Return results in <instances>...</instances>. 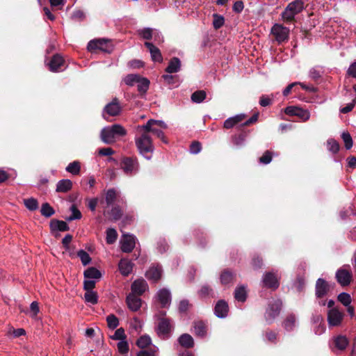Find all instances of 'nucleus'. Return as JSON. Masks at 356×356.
I'll return each mask as SVG.
<instances>
[{
	"mask_svg": "<svg viewBox=\"0 0 356 356\" xmlns=\"http://www.w3.org/2000/svg\"><path fill=\"white\" fill-rule=\"evenodd\" d=\"M341 138L343 140L345 147L347 149H350L353 147L352 137L348 132H343L341 134Z\"/></svg>",
	"mask_w": 356,
	"mask_h": 356,
	"instance_id": "nucleus-50",
	"label": "nucleus"
},
{
	"mask_svg": "<svg viewBox=\"0 0 356 356\" xmlns=\"http://www.w3.org/2000/svg\"><path fill=\"white\" fill-rule=\"evenodd\" d=\"M119 270L122 275L127 276L133 269V264L127 259H122L119 263Z\"/></svg>",
	"mask_w": 356,
	"mask_h": 356,
	"instance_id": "nucleus-21",
	"label": "nucleus"
},
{
	"mask_svg": "<svg viewBox=\"0 0 356 356\" xmlns=\"http://www.w3.org/2000/svg\"><path fill=\"white\" fill-rule=\"evenodd\" d=\"M335 277L338 283L342 286H348L353 279L352 273L346 266L339 269L336 272Z\"/></svg>",
	"mask_w": 356,
	"mask_h": 356,
	"instance_id": "nucleus-7",
	"label": "nucleus"
},
{
	"mask_svg": "<svg viewBox=\"0 0 356 356\" xmlns=\"http://www.w3.org/2000/svg\"><path fill=\"white\" fill-rule=\"evenodd\" d=\"M98 152L102 156H109L113 154V149L110 147L100 149Z\"/></svg>",
	"mask_w": 356,
	"mask_h": 356,
	"instance_id": "nucleus-64",
	"label": "nucleus"
},
{
	"mask_svg": "<svg viewBox=\"0 0 356 356\" xmlns=\"http://www.w3.org/2000/svg\"><path fill=\"white\" fill-rule=\"evenodd\" d=\"M72 182L70 179L60 180L56 185V191L58 193H67L71 190Z\"/></svg>",
	"mask_w": 356,
	"mask_h": 356,
	"instance_id": "nucleus-26",
	"label": "nucleus"
},
{
	"mask_svg": "<svg viewBox=\"0 0 356 356\" xmlns=\"http://www.w3.org/2000/svg\"><path fill=\"white\" fill-rule=\"evenodd\" d=\"M245 118V114L236 115L234 117L227 119L224 122V127L226 129H230L233 127L237 123L241 122Z\"/></svg>",
	"mask_w": 356,
	"mask_h": 356,
	"instance_id": "nucleus-27",
	"label": "nucleus"
},
{
	"mask_svg": "<svg viewBox=\"0 0 356 356\" xmlns=\"http://www.w3.org/2000/svg\"><path fill=\"white\" fill-rule=\"evenodd\" d=\"M285 113L289 115L298 117L302 121L306 122L310 118V113L308 110L298 106H288L285 108Z\"/></svg>",
	"mask_w": 356,
	"mask_h": 356,
	"instance_id": "nucleus-8",
	"label": "nucleus"
},
{
	"mask_svg": "<svg viewBox=\"0 0 356 356\" xmlns=\"http://www.w3.org/2000/svg\"><path fill=\"white\" fill-rule=\"evenodd\" d=\"M78 257L80 258L83 265L86 266L91 261L90 255L84 250H81L77 252Z\"/></svg>",
	"mask_w": 356,
	"mask_h": 356,
	"instance_id": "nucleus-47",
	"label": "nucleus"
},
{
	"mask_svg": "<svg viewBox=\"0 0 356 356\" xmlns=\"http://www.w3.org/2000/svg\"><path fill=\"white\" fill-rule=\"evenodd\" d=\"M201 150V145L198 142H194L191 145L190 152L192 154H197Z\"/></svg>",
	"mask_w": 356,
	"mask_h": 356,
	"instance_id": "nucleus-62",
	"label": "nucleus"
},
{
	"mask_svg": "<svg viewBox=\"0 0 356 356\" xmlns=\"http://www.w3.org/2000/svg\"><path fill=\"white\" fill-rule=\"evenodd\" d=\"M95 284L96 280L85 278V280L83 282V289L86 291H92V289L95 286Z\"/></svg>",
	"mask_w": 356,
	"mask_h": 356,
	"instance_id": "nucleus-57",
	"label": "nucleus"
},
{
	"mask_svg": "<svg viewBox=\"0 0 356 356\" xmlns=\"http://www.w3.org/2000/svg\"><path fill=\"white\" fill-rule=\"evenodd\" d=\"M272 160V154L270 152L266 151L264 155L259 159L261 163L268 164Z\"/></svg>",
	"mask_w": 356,
	"mask_h": 356,
	"instance_id": "nucleus-58",
	"label": "nucleus"
},
{
	"mask_svg": "<svg viewBox=\"0 0 356 356\" xmlns=\"http://www.w3.org/2000/svg\"><path fill=\"white\" fill-rule=\"evenodd\" d=\"M332 285L321 278H318L316 283V296L321 298L325 296L330 291Z\"/></svg>",
	"mask_w": 356,
	"mask_h": 356,
	"instance_id": "nucleus-14",
	"label": "nucleus"
},
{
	"mask_svg": "<svg viewBox=\"0 0 356 356\" xmlns=\"http://www.w3.org/2000/svg\"><path fill=\"white\" fill-rule=\"evenodd\" d=\"M145 45L148 48L151 54L152 59L155 62H161L163 58L160 50L149 42H146Z\"/></svg>",
	"mask_w": 356,
	"mask_h": 356,
	"instance_id": "nucleus-23",
	"label": "nucleus"
},
{
	"mask_svg": "<svg viewBox=\"0 0 356 356\" xmlns=\"http://www.w3.org/2000/svg\"><path fill=\"white\" fill-rule=\"evenodd\" d=\"M149 86V81L144 77H140L137 82L138 90L142 95L146 93Z\"/></svg>",
	"mask_w": 356,
	"mask_h": 356,
	"instance_id": "nucleus-30",
	"label": "nucleus"
},
{
	"mask_svg": "<svg viewBox=\"0 0 356 356\" xmlns=\"http://www.w3.org/2000/svg\"><path fill=\"white\" fill-rule=\"evenodd\" d=\"M179 343L186 348H191L194 345L193 337L188 334H183L179 338Z\"/></svg>",
	"mask_w": 356,
	"mask_h": 356,
	"instance_id": "nucleus-29",
	"label": "nucleus"
},
{
	"mask_svg": "<svg viewBox=\"0 0 356 356\" xmlns=\"http://www.w3.org/2000/svg\"><path fill=\"white\" fill-rule=\"evenodd\" d=\"M348 343L346 337L339 336L335 339V346L340 350H344Z\"/></svg>",
	"mask_w": 356,
	"mask_h": 356,
	"instance_id": "nucleus-39",
	"label": "nucleus"
},
{
	"mask_svg": "<svg viewBox=\"0 0 356 356\" xmlns=\"http://www.w3.org/2000/svg\"><path fill=\"white\" fill-rule=\"evenodd\" d=\"M167 128L166 124L164 122L161 120H149L147 121L146 124L138 126V131L152 132L156 135L159 138L163 140V129Z\"/></svg>",
	"mask_w": 356,
	"mask_h": 356,
	"instance_id": "nucleus-3",
	"label": "nucleus"
},
{
	"mask_svg": "<svg viewBox=\"0 0 356 356\" xmlns=\"http://www.w3.org/2000/svg\"><path fill=\"white\" fill-rule=\"evenodd\" d=\"M181 69V61L178 58H172L167 67L165 71L168 74L176 73Z\"/></svg>",
	"mask_w": 356,
	"mask_h": 356,
	"instance_id": "nucleus-25",
	"label": "nucleus"
},
{
	"mask_svg": "<svg viewBox=\"0 0 356 356\" xmlns=\"http://www.w3.org/2000/svg\"><path fill=\"white\" fill-rule=\"evenodd\" d=\"M126 131L120 124H114L111 127L104 128L101 131V139L106 143L111 144L115 141L116 138L124 136Z\"/></svg>",
	"mask_w": 356,
	"mask_h": 356,
	"instance_id": "nucleus-1",
	"label": "nucleus"
},
{
	"mask_svg": "<svg viewBox=\"0 0 356 356\" xmlns=\"http://www.w3.org/2000/svg\"><path fill=\"white\" fill-rule=\"evenodd\" d=\"M121 249L124 252H130L135 247L136 238L133 235L124 234L120 239Z\"/></svg>",
	"mask_w": 356,
	"mask_h": 356,
	"instance_id": "nucleus-12",
	"label": "nucleus"
},
{
	"mask_svg": "<svg viewBox=\"0 0 356 356\" xmlns=\"http://www.w3.org/2000/svg\"><path fill=\"white\" fill-rule=\"evenodd\" d=\"M148 289V285L143 279H138L131 284V294L140 296Z\"/></svg>",
	"mask_w": 356,
	"mask_h": 356,
	"instance_id": "nucleus-13",
	"label": "nucleus"
},
{
	"mask_svg": "<svg viewBox=\"0 0 356 356\" xmlns=\"http://www.w3.org/2000/svg\"><path fill=\"white\" fill-rule=\"evenodd\" d=\"M109 215L112 219L118 220L120 218V216L122 215V212H121V210L118 207H114L112 209Z\"/></svg>",
	"mask_w": 356,
	"mask_h": 356,
	"instance_id": "nucleus-59",
	"label": "nucleus"
},
{
	"mask_svg": "<svg viewBox=\"0 0 356 356\" xmlns=\"http://www.w3.org/2000/svg\"><path fill=\"white\" fill-rule=\"evenodd\" d=\"M51 227L59 231H66L69 229L67 224L64 221H56L51 222Z\"/></svg>",
	"mask_w": 356,
	"mask_h": 356,
	"instance_id": "nucleus-53",
	"label": "nucleus"
},
{
	"mask_svg": "<svg viewBox=\"0 0 356 356\" xmlns=\"http://www.w3.org/2000/svg\"><path fill=\"white\" fill-rule=\"evenodd\" d=\"M118 348L120 353H127L129 351V344L126 339L120 341L118 343Z\"/></svg>",
	"mask_w": 356,
	"mask_h": 356,
	"instance_id": "nucleus-55",
	"label": "nucleus"
},
{
	"mask_svg": "<svg viewBox=\"0 0 356 356\" xmlns=\"http://www.w3.org/2000/svg\"><path fill=\"white\" fill-rule=\"evenodd\" d=\"M63 65L64 60L60 55L54 56L49 63L50 71L54 72L61 70Z\"/></svg>",
	"mask_w": 356,
	"mask_h": 356,
	"instance_id": "nucleus-20",
	"label": "nucleus"
},
{
	"mask_svg": "<svg viewBox=\"0 0 356 356\" xmlns=\"http://www.w3.org/2000/svg\"><path fill=\"white\" fill-rule=\"evenodd\" d=\"M88 50L90 51L99 49L104 52H110L112 49L110 42L105 39L92 40L88 44Z\"/></svg>",
	"mask_w": 356,
	"mask_h": 356,
	"instance_id": "nucleus-6",
	"label": "nucleus"
},
{
	"mask_svg": "<svg viewBox=\"0 0 356 356\" xmlns=\"http://www.w3.org/2000/svg\"><path fill=\"white\" fill-rule=\"evenodd\" d=\"M338 300L346 307L350 305L352 298L348 293L343 292L338 296Z\"/></svg>",
	"mask_w": 356,
	"mask_h": 356,
	"instance_id": "nucleus-42",
	"label": "nucleus"
},
{
	"mask_svg": "<svg viewBox=\"0 0 356 356\" xmlns=\"http://www.w3.org/2000/svg\"><path fill=\"white\" fill-rule=\"evenodd\" d=\"M343 314L337 308L329 310L327 313V322L330 326H338L341 323Z\"/></svg>",
	"mask_w": 356,
	"mask_h": 356,
	"instance_id": "nucleus-11",
	"label": "nucleus"
},
{
	"mask_svg": "<svg viewBox=\"0 0 356 356\" xmlns=\"http://www.w3.org/2000/svg\"><path fill=\"white\" fill-rule=\"evenodd\" d=\"M227 312L228 305L227 302L223 300L218 301L215 307V314L219 318H224L227 316Z\"/></svg>",
	"mask_w": 356,
	"mask_h": 356,
	"instance_id": "nucleus-24",
	"label": "nucleus"
},
{
	"mask_svg": "<svg viewBox=\"0 0 356 356\" xmlns=\"http://www.w3.org/2000/svg\"><path fill=\"white\" fill-rule=\"evenodd\" d=\"M264 285L268 288L277 289L279 286V281L276 275L271 273H268L263 277Z\"/></svg>",
	"mask_w": 356,
	"mask_h": 356,
	"instance_id": "nucleus-19",
	"label": "nucleus"
},
{
	"mask_svg": "<svg viewBox=\"0 0 356 356\" xmlns=\"http://www.w3.org/2000/svg\"><path fill=\"white\" fill-rule=\"evenodd\" d=\"M206 92L204 90H197L193 93L191 99L193 102L201 103L206 98Z\"/></svg>",
	"mask_w": 356,
	"mask_h": 356,
	"instance_id": "nucleus-36",
	"label": "nucleus"
},
{
	"mask_svg": "<svg viewBox=\"0 0 356 356\" xmlns=\"http://www.w3.org/2000/svg\"><path fill=\"white\" fill-rule=\"evenodd\" d=\"M356 104V98L352 102L348 104L346 106L341 108L340 111L343 113H347L353 110Z\"/></svg>",
	"mask_w": 356,
	"mask_h": 356,
	"instance_id": "nucleus-61",
	"label": "nucleus"
},
{
	"mask_svg": "<svg viewBox=\"0 0 356 356\" xmlns=\"http://www.w3.org/2000/svg\"><path fill=\"white\" fill-rule=\"evenodd\" d=\"M80 164L78 161H73L66 167V171L72 175H78L80 172Z\"/></svg>",
	"mask_w": 356,
	"mask_h": 356,
	"instance_id": "nucleus-37",
	"label": "nucleus"
},
{
	"mask_svg": "<svg viewBox=\"0 0 356 356\" xmlns=\"http://www.w3.org/2000/svg\"><path fill=\"white\" fill-rule=\"evenodd\" d=\"M302 9L303 2L301 0H296L287 6L282 13V17L284 20L291 21Z\"/></svg>",
	"mask_w": 356,
	"mask_h": 356,
	"instance_id": "nucleus-4",
	"label": "nucleus"
},
{
	"mask_svg": "<svg viewBox=\"0 0 356 356\" xmlns=\"http://www.w3.org/2000/svg\"><path fill=\"white\" fill-rule=\"evenodd\" d=\"M118 237L117 232L114 229H108L106 231V243L108 244L113 243Z\"/></svg>",
	"mask_w": 356,
	"mask_h": 356,
	"instance_id": "nucleus-43",
	"label": "nucleus"
},
{
	"mask_svg": "<svg viewBox=\"0 0 356 356\" xmlns=\"http://www.w3.org/2000/svg\"><path fill=\"white\" fill-rule=\"evenodd\" d=\"M247 291L243 286L237 287L235 290L234 297L239 302H244L246 300Z\"/></svg>",
	"mask_w": 356,
	"mask_h": 356,
	"instance_id": "nucleus-32",
	"label": "nucleus"
},
{
	"mask_svg": "<svg viewBox=\"0 0 356 356\" xmlns=\"http://www.w3.org/2000/svg\"><path fill=\"white\" fill-rule=\"evenodd\" d=\"M158 351V348L154 346L147 350H141L138 354L137 356H154L156 352Z\"/></svg>",
	"mask_w": 356,
	"mask_h": 356,
	"instance_id": "nucleus-56",
	"label": "nucleus"
},
{
	"mask_svg": "<svg viewBox=\"0 0 356 356\" xmlns=\"http://www.w3.org/2000/svg\"><path fill=\"white\" fill-rule=\"evenodd\" d=\"M26 207L30 211H35L38 208V202L35 198H29L24 200Z\"/></svg>",
	"mask_w": 356,
	"mask_h": 356,
	"instance_id": "nucleus-38",
	"label": "nucleus"
},
{
	"mask_svg": "<svg viewBox=\"0 0 356 356\" xmlns=\"http://www.w3.org/2000/svg\"><path fill=\"white\" fill-rule=\"evenodd\" d=\"M102 274L97 268L90 267L84 271V277L86 279L98 280L101 277Z\"/></svg>",
	"mask_w": 356,
	"mask_h": 356,
	"instance_id": "nucleus-28",
	"label": "nucleus"
},
{
	"mask_svg": "<svg viewBox=\"0 0 356 356\" xmlns=\"http://www.w3.org/2000/svg\"><path fill=\"white\" fill-rule=\"evenodd\" d=\"M70 211L72 214L66 218L68 221H72L74 220H78L81 218V213L80 211L76 207L75 205H72L70 207Z\"/></svg>",
	"mask_w": 356,
	"mask_h": 356,
	"instance_id": "nucleus-40",
	"label": "nucleus"
},
{
	"mask_svg": "<svg viewBox=\"0 0 356 356\" xmlns=\"http://www.w3.org/2000/svg\"><path fill=\"white\" fill-rule=\"evenodd\" d=\"M86 302L95 305L97 303L98 296L96 292L93 291H86L84 295Z\"/></svg>",
	"mask_w": 356,
	"mask_h": 356,
	"instance_id": "nucleus-34",
	"label": "nucleus"
},
{
	"mask_svg": "<svg viewBox=\"0 0 356 356\" xmlns=\"http://www.w3.org/2000/svg\"><path fill=\"white\" fill-rule=\"evenodd\" d=\"M8 334H12L14 337H18L22 336L25 334V330L22 328L14 329L13 327L10 328L8 330Z\"/></svg>",
	"mask_w": 356,
	"mask_h": 356,
	"instance_id": "nucleus-60",
	"label": "nucleus"
},
{
	"mask_svg": "<svg viewBox=\"0 0 356 356\" xmlns=\"http://www.w3.org/2000/svg\"><path fill=\"white\" fill-rule=\"evenodd\" d=\"M282 302L280 300H275L269 305L266 313V318L272 321L277 316L281 309Z\"/></svg>",
	"mask_w": 356,
	"mask_h": 356,
	"instance_id": "nucleus-10",
	"label": "nucleus"
},
{
	"mask_svg": "<svg viewBox=\"0 0 356 356\" xmlns=\"http://www.w3.org/2000/svg\"><path fill=\"white\" fill-rule=\"evenodd\" d=\"M140 77V76L138 74H128L124 78V81L127 86H132L134 84H137V82Z\"/></svg>",
	"mask_w": 356,
	"mask_h": 356,
	"instance_id": "nucleus-41",
	"label": "nucleus"
},
{
	"mask_svg": "<svg viewBox=\"0 0 356 356\" xmlns=\"http://www.w3.org/2000/svg\"><path fill=\"white\" fill-rule=\"evenodd\" d=\"M161 275L162 269L159 265L152 266L145 273L146 277L154 282H157L161 277Z\"/></svg>",
	"mask_w": 356,
	"mask_h": 356,
	"instance_id": "nucleus-16",
	"label": "nucleus"
},
{
	"mask_svg": "<svg viewBox=\"0 0 356 356\" xmlns=\"http://www.w3.org/2000/svg\"><path fill=\"white\" fill-rule=\"evenodd\" d=\"M108 326L111 329L116 328L119 325L118 318L113 314L108 315L106 318Z\"/></svg>",
	"mask_w": 356,
	"mask_h": 356,
	"instance_id": "nucleus-45",
	"label": "nucleus"
},
{
	"mask_svg": "<svg viewBox=\"0 0 356 356\" xmlns=\"http://www.w3.org/2000/svg\"><path fill=\"white\" fill-rule=\"evenodd\" d=\"M327 146L329 151L337 153L339 149V143L334 139H329L327 141Z\"/></svg>",
	"mask_w": 356,
	"mask_h": 356,
	"instance_id": "nucleus-51",
	"label": "nucleus"
},
{
	"mask_svg": "<svg viewBox=\"0 0 356 356\" xmlns=\"http://www.w3.org/2000/svg\"><path fill=\"white\" fill-rule=\"evenodd\" d=\"M141 135L136 138V145L140 153L147 159H151V154L153 152L154 147L152 140L145 131H139Z\"/></svg>",
	"mask_w": 356,
	"mask_h": 356,
	"instance_id": "nucleus-2",
	"label": "nucleus"
},
{
	"mask_svg": "<svg viewBox=\"0 0 356 356\" xmlns=\"http://www.w3.org/2000/svg\"><path fill=\"white\" fill-rule=\"evenodd\" d=\"M41 214L45 217H50L54 213L53 208L47 203L42 204Z\"/></svg>",
	"mask_w": 356,
	"mask_h": 356,
	"instance_id": "nucleus-48",
	"label": "nucleus"
},
{
	"mask_svg": "<svg viewBox=\"0 0 356 356\" xmlns=\"http://www.w3.org/2000/svg\"><path fill=\"white\" fill-rule=\"evenodd\" d=\"M116 198V191L114 189H109L106 193V202L107 207L111 205Z\"/></svg>",
	"mask_w": 356,
	"mask_h": 356,
	"instance_id": "nucleus-44",
	"label": "nucleus"
},
{
	"mask_svg": "<svg viewBox=\"0 0 356 356\" xmlns=\"http://www.w3.org/2000/svg\"><path fill=\"white\" fill-rule=\"evenodd\" d=\"M194 332L200 337H204L207 333V327L203 322H197L194 325Z\"/></svg>",
	"mask_w": 356,
	"mask_h": 356,
	"instance_id": "nucleus-33",
	"label": "nucleus"
},
{
	"mask_svg": "<svg viewBox=\"0 0 356 356\" xmlns=\"http://www.w3.org/2000/svg\"><path fill=\"white\" fill-rule=\"evenodd\" d=\"M173 330V324L168 318H161L156 327L158 335L163 338H168Z\"/></svg>",
	"mask_w": 356,
	"mask_h": 356,
	"instance_id": "nucleus-5",
	"label": "nucleus"
},
{
	"mask_svg": "<svg viewBox=\"0 0 356 356\" xmlns=\"http://www.w3.org/2000/svg\"><path fill=\"white\" fill-rule=\"evenodd\" d=\"M126 302L129 309L133 312L138 311L142 305L141 299L131 293L127 296Z\"/></svg>",
	"mask_w": 356,
	"mask_h": 356,
	"instance_id": "nucleus-18",
	"label": "nucleus"
},
{
	"mask_svg": "<svg viewBox=\"0 0 356 356\" xmlns=\"http://www.w3.org/2000/svg\"><path fill=\"white\" fill-rule=\"evenodd\" d=\"M120 112V106L118 102L115 100L106 106L104 108V116H105L106 113L110 116H115L118 115Z\"/></svg>",
	"mask_w": 356,
	"mask_h": 356,
	"instance_id": "nucleus-22",
	"label": "nucleus"
},
{
	"mask_svg": "<svg viewBox=\"0 0 356 356\" xmlns=\"http://www.w3.org/2000/svg\"><path fill=\"white\" fill-rule=\"evenodd\" d=\"M139 35L144 39L150 40L152 39L154 35V29L149 28H145L138 31Z\"/></svg>",
	"mask_w": 356,
	"mask_h": 356,
	"instance_id": "nucleus-49",
	"label": "nucleus"
},
{
	"mask_svg": "<svg viewBox=\"0 0 356 356\" xmlns=\"http://www.w3.org/2000/svg\"><path fill=\"white\" fill-rule=\"evenodd\" d=\"M233 280V275L229 271H224L220 275V281L223 284L230 283Z\"/></svg>",
	"mask_w": 356,
	"mask_h": 356,
	"instance_id": "nucleus-52",
	"label": "nucleus"
},
{
	"mask_svg": "<svg viewBox=\"0 0 356 356\" xmlns=\"http://www.w3.org/2000/svg\"><path fill=\"white\" fill-rule=\"evenodd\" d=\"M271 33L278 42L288 39L289 30L281 24H275L271 29Z\"/></svg>",
	"mask_w": 356,
	"mask_h": 356,
	"instance_id": "nucleus-9",
	"label": "nucleus"
},
{
	"mask_svg": "<svg viewBox=\"0 0 356 356\" xmlns=\"http://www.w3.org/2000/svg\"><path fill=\"white\" fill-rule=\"evenodd\" d=\"M152 343V339L147 334H144L140 337L136 341V345L140 348H145Z\"/></svg>",
	"mask_w": 356,
	"mask_h": 356,
	"instance_id": "nucleus-31",
	"label": "nucleus"
},
{
	"mask_svg": "<svg viewBox=\"0 0 356 356\" xmlns=\"http://www.w3.org/2000/svg\"><path fill=\"white\" fill-rule=\"evenodd\" d=\"M112 339L115 340H120V341L126 339V334L124 333V329L120 327L116 330L113 336L112 337Z\"/></svg>",
	"mask_w": 356,
	"mask_h": 356,
	"instance_id": "nucleus-54",
	"label": "nucleus"
},
{
	"mask_svg": "<svg viewBox=\"0 0 356 356\" xmlns=\"http://www.w3.org/2000/svg\"><path fill=\"white\" fill-rule=\"evenodd\" d=\"M156 298L162 307H167L171 302V295L168 290L161 289L157 292Z\"/></svg>",
	"mask_w": 356,
	"mask_h": 356,
	"instance_id": "nucleus-17",
	"label": "nucleus"
},
{
	"mask_svg": "<svg viewBox=\"0 0 356 356\" xmlns=\"http://www.w3.org/2000/svg\"><path fill=\"white\" fill-rule=\"evenodd\" d=\"M296 325V317L294 315L287 316L284 322V327L286 330H292Z\"/></svg>",
	"mask_w": 356,
	"mask_h": 356,
	"instance_id": "nucleus-35",
	"label": "nucleus"
},
{
	"mask_svg": "<svg viewBox=\"0 0 356 356\" xmlns=\"http://www.w3.org/2000/svg\"><path fill=\"white\" fill-rule=\"evenodd\" d=\"M213 25L216 29H218L223 26L225 19L222 16L219 15L218 14H213Z\"/></svg>",
	"mask_w": 356,
	"mask_h": 356,
	"instance_id": "nucleus-46",
	"label": "nucleus"
},
{
	"mask_svg": "<svg viewBox=\"0 0 356 356\" xmlns=\"http://www.w3.org/2000/svg\"><path fill=\"white\" fill-rule=\"evenodd\" d=\"M272 99L266 96H262L260 99L259 104L261 106H267L271 104Z\"/></svg>",
	"mask_w": 356,
	"mask_h": 356,
	"instance_id": "nucleus-63",
	"label": "nucleus"
},
{
	"mask_svg": "<svg viewBox=\"0 0 356 356\" xmlns=\"http://www.w3.org/2000/svg\"><path fill=\"white\" fill-rule=\"evenodd\" d=\"M122 168L127 174H131L138 171V165L136 160L131 158L124 159L122 162Z\"/></svg>",
	"mask_w": 356,
	"mask_h": 356,
	"instance_id": "nucleus-15",
	"label": "nucleus"
}]
</instances>
